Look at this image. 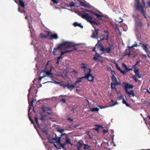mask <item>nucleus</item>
I'll list each match as a JSON object with an SVG mask.
<instances>
[{"instance_id": "obj_24", "label": "nucleus", "mask_w": 150, "mask_h": 150, "mask_svg": "<svg viewBox=\"0 0 150 150\" xmlns=\"http://www.w3.org/2000/svg\"><path fill=\"white\" fill-rule=\"evenodd\" d=\"M67 144L65 142L64 143H61V142H60V143L59 144V146L62 148H63V149L66 150V148L65 147Z\"/></svg>"}, {"instance_id": "obj_2", "label": "nucleus", "mask_w": 150, "mask_h": 150, "mask_svg": "<svg viewBox=\"0 0 150 150\" xmlns=\"http://www.w3.org/2000/svg\"><path fill=\"white\" fill-rule=\"evenodd\" d=\"M52 75V74L51 73V71H45V70H43L40 74V76L39 77V80L41 81L43 78L47 76V78H50L52 80H53Z\"/></svg>"}, {"instance_id": "obj_51", "label": "nucleus", "mask_w": 150, "mask_h": 150, "mask_svg": "<svg viewBox=\"0 0 150 150\" xmlns=\"http://www.w3.org/2000/svg\"><path fill=\"white\" fill-rule=\"evenodd\" d=\"M133 78L135 81H138V79L137 78V77L135 75H134V76L133 77Z\"/></svg>"}, {"instance_id": "obj_42", "label": "nucleus", "mask_w": 150, "mask_h": 150, "mask_svg": "<svg viewBox=\"0 0 150 150\" xmlns=\"http://www.w3.org/2000/svg\"><path fill=\"white\" fill-rule=\"evenodd\" d=\"M60 101L61 102L62 104L65 103H66V99L62 98Z\"/></svg>"}, {"instance_id": "obj_4", "label": "nucleus", "mask_w": 150, "mask_h": 150, "mask_svg": "<svg viewBox=\"0 0 150 150\" xmlns=\"http://www.w3.org/2000/svg\"><path fill=\"white\" fill-rule=\"evenodd\" d=\"M135 7L138 10L140 11L141 13L143 15L144 17L146 18L145 16V12L143 9V7L142 6L141 4L139 2V0H135V3L134 4Z\"/></svg>"}, {"instance_id": "obj_60", "label": "nucleus", "mask_w": 150, "mask_h": 150, "mask_svg": "<svg viewBox=\"0 0 150 150\" xmlns=\"http://www.w3.org/2000/svg\"><path fill=\"white\" fill-rule=\"evenodd\" d=\"M34 47H35V50L36 51H37V52H38V47H36V46H34Z\"/></svg>"}, {"instance_id": "obj_44", "label": "nucleus", "mask_w": 150, "mask_h": 150, "mask_svg": "<svg viewBox=\"0 0 150 150\" xmlns=\"http://www.w3.org/2000/svg\"><path fill=\"white\" fill-rule=\"evenodd\" d=\"M52 81H54L53 82V81H47V82H45V83H48V82H52V83H55L57 84L58 83V82L55 81L54 79H53V80H52Z\"/></svg>"}, {"instance_id": "obj_23", "label": "nucleus", "mask_w": 150, "mask_h": 150, "mask_svg": "<svg viewBox=\"0 0 150 150\" xmlns=\"http://www.w3.org/2000/svg\"><path fill=\"white\" fill-rule=\"evenodd\" d=\"M101 127L102 128H103V127H101V126L99 125H96L95 126V127L94 128H93V129H94L97 131L98 132H99V129Z\"/></svg>"}, {"instance_id": "obj_21", "label": "nucleus", "mask_w": 150, "mask_h": 150, "mask_svg": "<svg viewBox=\"0 0 150 150\" xmlns=\"http://www.w3.org/2000/svg\"><path fill=\"white\" fill-rule=\"evenodd\" d=\"M85 12H90L91 13H93V14L95 15L97 17L98 16V14L97 13H96L95 12H94L93 11L90 10H88L86 9L85 11Z\"/></svg>"}, {"instance_id": "obj_45", "label": "nucleus", "mask_w": 150, "mask_h": 150, "mask_svg": "<svg viewBox=\"0 0 150 150\" xmlns=\"http://www.w3.org/2000/svg\"><path fill=\"white\" fill-rule=\"evenodd\" d=\"M122 66L125 68V70H127V71L128 70V68L127 65L124 63H122Z\"/></svg>"}, {"instance_id": "obj_53", "label": "nucleus", "mask_w": 150, "mask_h": 150, "mask_svg": "<svg viewBox=\"0 0 150 150\" xmlns=\"http://www.w3.org/2000/svg\"><path fill=\"white\" fill-rule=\"evenodd\" d=\"M120 71V72L121 73L123 74H125V73L126 72L125 71H122L121 69Z\"/></svg>"}, {"instance_id": "obj_19", "label": "nucleus", "mask_w": 150, "mask_h": 150, "mask_svg": "<svg viewBox=\"0 0 150 150\" xmlns=\"http://www.w3.org/2000/svg\"><path fill=\"white\" fill-rule=\"evenodd\" d=\"M133 86L132 85L129 84L127 83L126 84L125 86V91H128V89L132 88L133 87Z\"/></svg>"}, {"instance_id": "obj_41", "label": "nucleus", "mask_w": 150, "mask_h": 150, "mask_svg": "<svg viewBox=\"0 0 150 150\" xmlns=\"http://www.w3.org/2000/svg\"><path fill=\"white\" fill-rule=\"evenodd\" d=\"M77 145L79 146H82V142L81 141H79L77 143Z\"/></svg>"}, {"instance_id": "obj_15", "label": "nucleus", "mask_w": 150, "mask_h": 150, "mask_svg": "<svg viewBox=\"0 0 150 150\" xmlns=\"http://www.w3.org/2000/svg\"><path fill=\"white\" fill-rule=\"evenodd\" d=\"M80 65H81V69L83 70L85 74H86V70H88V69L87 67L86 66L87 64H85L83 63H82L80 64Z\"/></svg>"}, {"instance_id": "obj_28", "label": "nucleus", "mask_w": 150, "mask_h": 150, "mask_svg": "<svg viewBox=\"0 0 150 150\" xmlns=\"http://www.w3.org/2000/svg\"><path fill=\"white\" fill-rule=\"evenodd\" d=\"M113 83H116L117 84H120V83L118 82L117 79L116 77H115L114 78H113V79H111Z\"/></svg>"}, {"instance_id": "obj_39", "label": "nucleus", "mask_w": 150, "mask_h": 150, "mask_svg": "<svg viewBox=\"0 0 150 150\" xmlns=\"http://www.w3.org/2000/svg\"><path fill=\"white\" fill-rule=\"evenodd\" d=\"M117 84H116V83H111V88L112 89H113L114 88H115V86L116 85H117Z\"/></svg>"}, {"instance_id": "obj_56", "label": "nucleus", "mask_w": 150, "mask_h": 150, "mask_svg": "<svg viewBox=\"0 0 150 150\" xmlns=\"http://www.w3.org/2000/svg\"><path fill=\"white\" fill-rule=\"evenodd\" d=\"M61 134L60 135V137H62L64 135H66V136H67V134L66 133H61Z\"/></svg>"}, {"instance_id": "obj_22", "label": "nucleus", "mask_w": 150, "mask_h": 150, "mask_svg": "<svg viewBox=\"0 0 150 150\" xmlns=\"http://www.w3.org/2000/svg\"><path fill=\"white\" fill-rule=\"evenodd\" d=\"M73 25L75 27L76 26H78L81 28H83V26L81 25V23H79L76 22H74L73 23Z\"/></svg>"}, {"instance_id": "obj_48", "label": "nucleus", "mask_w": 150, "mask_h": 150, "mask_svg": "<svg viewBox=\"0 0 150 150\" xmlns=\"http://www.w3.org/2000/svg\"><path fill=\"white\" fill-rule=\"evenodd\" d=\"M115 64L116 67L117 69L119 71H120L121 69L120 67L118 66V64L116 63H115Z\"/></svg>"}, {"instance_id": "obj_6", "label": "nucleus", "mask_w": 150, "mask_h": 150, "mask_svg": "<svg viewBox=\"0 0 150 150\" xmlns=\"http://www.w3.org/2000/svg\"><path fill=\"white\" fill-rule=\"evenodd\" d=\"M88 71L87 72V79L88 81L92 82L93 81L94 77L91 74V69L90 68H88Z\"/></svg>"}, {"instance_id": "obj_58", "label": "nucleus", "mask_w": 150, "mask_h": 150, "mask_svg": "<svg viewBox=\"0 0 150 150\" xmlns=\"http://www.w3.org/2000/svg\"><path fill=\"white\" fill-rule=\"evenodd\" d=\"M98 57L94 56L93 58V59L95 61H97L98 60Z\"/></svg>"}, {"instance_id": "obj_8", "label": "nucleus", "mask_w": 150, "mask_h": 150, "mask_svg": "<svg viewBox=\"0 0 150 150\" xmlns=\"http://www.w3.org/2000/svg\"><path fill=\"white\" fill-rule=\"evenodd\" d=\"M100 50L103 52V53H109L111 50V48L110 47H108L106 48H104L103 46H102L101 47L100 49Z\"/></svg>"}, {"instance_id": "obj_11", "label": "nucleus", "mask_w": 150, "mask_h": 150, "mask_svg": "<svg viewBox=\"0 0 150 150\" xmlns=\"http://www.w3.org/2000/svg\"><path fill=\"white\" fill-rule=\"evenodd\" d=\"M65 43L64 45H62V47H65V49L71 48L72 45H71L70 43L67 41H64L62 43Z\"/></svg>"}, {"instance_id": "obj_40", "label": "nucleus", "mask_w": 150, "mask_h": 150, "mask_svg": "<svg viewBox=\"0 0 150 150\" xmlns=\"http://www.w3.org/2000/svg\"><path fill=\"white\" fill-rule=\"evenodd\" d=\"M18 11L20 12L21 13H23H23L24 14V15L25 16L26 15V13H25V11L24 10H22V11H21L20 9H19V8H18Z\"/></svg>"}, {"instance_id": "obj_18", "label": "nucleus", "mask_w": 150, "mask_h": 150, "mask_svg": "<svg viewBox=\"0 0 150 150\" xmlns=\"http://www.w3.org/2000/svg\"><path fill=\"white\" fill-rule=\"evenodd\" d=\"M59 38V37L57 34L56 33H54L51 35L50 36L49 38L50 39H54L55 40Z\"/></svg>"}, {"instance_id": "obj_34", "label": "nucleus", "mask_w": 150, "mask_h": 150, "mask_svg": "<svg viewBox=\"0 0 150 150\" xmlns=\"http://www.w3.org/2000/svg\"><path fill=\"white\" fill-rule=\"evenodd\" d=\"M75 3H74L73 1H71L69 2V6H67V7H71L72 6H75Z\"/></svg>"}, {"instance_id": "obj_50", "label": "nucleus", "mask_w": 150, "mask_h": 150, "mask_svg": "<svg viewBox=\"0 0 150 150\" xmlns=\"http://www.w3.org/2000/svg\"><path fill=\"white\" fill-rule=\"evenodd\" d=\"M54 4H57L58 3V2L57 0H51Z\"/></svg>"}, {"instance_id": "obj_37", "label": "nucleus", "mask_w": 150, "mask_h": 150, "mask_svg": "<svg viewBox=\"0 0 150 150\" xmlns=\"http://www.w3.org/2000/svg\"><path fill=\"white\" fill-rule=\"evenodd\" d=\"M111 79H113V78H114L115 77L114 75L115 74V72L113 70H112L111 71Z\"/></svg>"}, {"instance_id": "obj_20", "label": "nucleus", "mask_w": 150, "mask_h": 150, "mask_svg": "<svg viewBox=\"0 0 150 150\" xmlns=\"http://www.w3.org/2000/svg\"><path fill=\"white\" fill-rule=\"evenodd\" d=\"M65 141L66 143L70 144L71 146L72 145V144L71 142L70 139L68 138V136H66Z\"/></svg>"}, {"instance_id": "obj_49", "label": "nucleus", "mask_w": 150, "mask_h": 150, "mask_svg": "<svg viewBox=\"0 0 150 150\" xmlns=\"http://www.w3.org/2000/svg\"><path fill=\"white\" fill-rule=\"evenodd\" d=\"M134 71L135 74L139 73V70L138 69H134Z\"/></svg>"}, {"instance_id": "obj_57", "label": "nucleus", "mask_w": 150, "mask_h": 150, "mask_svg": "<svg viewBox=\"0 0 150 150\" xmlns=\"http://www.w3.org/2000/svg\"><path fill=\"white\" fill-rule=\"evenodd\" d=\"M104 33H106V35H108H108L110 34V32H109L108 30H106L105 31Z\"/></svg>"}, {"instance_id": "obj_1", "label": "nucleus", "mask_w": 150, "mask_h": 150, "mask_svg": "<svg viewBox=\"0 0 150 150\" xmlns=\"http://www.w3.org/2000/svg\"><path fill=\"white\" fill-rule=\"evenodd\" d=\"M78 14L83 19L86 20L88 22L90 23L93 26V25H98L99 24L94 21H93V18L87 13L82 14L81 13H79Z\"/></svg>"}, {"instance_id": "obj_61", "label": "nucleus", "mask_w": 150, "mask_h": 150, "mask_svg": "<svg viewBox=\"0 0 150 150\" xmlns=\"http://www.w3.org/2000/svg\"><path fill=\"white\" fill-rule=\"evenodd\" d=\"M81 6H83L84 7H86V5L83 2L81 3Z\"/></svg>"}, {"instance_id": "obj_16", "label": "nucleus", "mask_w": 150, "mask_h": 150, "mask_svg": "<svg viewBox=\"0 0 150 150\" xmlns=\"http://www.w3.org/2000/svg\"><path fill=\"white\" fill-rule=\"evenodd\" d=\"M126 93L130 97H133L134 96V91L131 90L130 91H125Z\"/></svg>"}, {"instance_id": "obj_63", "label": "nucleus", "mask_w": 150, "mask_h": 150, "mask_svg": "<svg viewBox=\"0 0 150 150\" xmlns=\"http://www.w3.org/2000/svg\"><path fill=\"white\" fill-rule=\"evenodd\" d=\"M103 132L104 134H106L108 132V130H104Z\"/></svg>"}, {"instance_id": "obj_52", "label": "nucleus", "mask_w": 150, "mask_h": 150, "mask_svg": "<svg viewBox=\"0 0 150 150\" xmlns=\"http://www.w3.org/2000/svg\"><path fill=\"white\" fill-rule=\"evenodd\" d=\"M81 79L82 80L83 79H84L87 78V73L86 74L85 76H82L81 77H80Z\"/></svg>"}, {"instance_id": "obj_64", "label": "nucleus", "mask_w": 150, "mask_h": 150, "mask_svg": "<svg viewBox=\"0 0 150 150\" xmlns=\"http://www.w3.org/2000/svg\"><path fill=\"white\" fill-rule=\"evenodd\" d=\"M71 47H72V48L71 50H73H73H76V47L72 45Z\"/></svg>"}, {"instance_id": "obj_32", "label": "nucleus", "mask_w": 150, "mask_h": 150, "mask_svg": "<svg viewBox=\"0 0 150 150\" xmlns=\"http://www.w3.org/2000/svg\"><path fill=\"white\" fill-rule=\"evenodd\" d=\"M29 27L30 28V31L31 33V36H32V34H33V30L32 28V27L31 26V25L29 24Z\"/></svg>"}, {"instance_id": "obj_43", "label": "nucleus", "mask_w": 150, "mask_h": 150, "mask_svg": "<svg viewBox=\"0 0 150 150\" xmlns=\"http://www.w3.org/2000/svg\"><path fill=\"white\" fill-rule=\"evenodd\" d=\"M35 121L37 123V124L38 125V126H39V122H38V118L36 117H35Z\"/></svg>"}, {"instance_id": "obj_12", "label": "nucleus", "mask_w": 150, "mask_h": 150, "mask_svg": "<svg viewBox=\"0 0 150 150\" xmlns=\"http://www.w3.org/2000/svg\"><path fill=\"white\" fill-rule=\"evenodd\" d=\"M140 45H142L143 49L145 50L147 54L150 53L149 51L147 50V47L148 46V45L147 44L144 43L142 44V42H140Z\"/></svg>"}, {"instance_id": "obj_59", "label": "nucleus", "mask_w": 150, "mask_h": 150, "mask_svg": "<svg viewBox=\"0 0 150 150\" xmlns=\"http://www.w3.org/2000/svg\"><path fill=\"white\" fill-rule=\"evenodd\" d=\"M50 143H52V144H54V146L55 147H56V148H57V149H60V148H59L57 146L56 144H54L52 142H50Z\"/></svg>"}, {"instance_id": "obj_17", "label": "nucleus", "mask_w": 150, "mask_h": 150, "mask_svg": "<svg viewBox=\"0 0 150 150\" xmlns=\"http://www.w3.org/2000/svg\"><path fill=\"white\" fill-rule=\"evenodd\" d=\"M100 38V40H108V35L106 34H102L100 37H99Z\"/></svg>"}, {"instance_id": "obj_38", "label": "nucleus", "mask_w": 150, "mask_h": 150, "mask_svg": "<svg viewBox=\"0 0 150 150\" xmlns=\"http://www.w3.org/2000/svg\"><path fill=\"white\" fill-rule=\"evenodd\" d=\"M76 86H75V85H74V84L73 85H70L69 86V87H68V89H69V90H71H71L74 87H75Z\"/></svg>"}, {"instance_id": "obj_25", "label": "nucleus", "mask_w": 150, "mask_h": 150, "mask_svg": "<svg viewBox=\"0 0 150 150\" xmlns=\"http://www.w3.org/2000/svg\"><path fill=\"white\" fill-rule=\"evenodd\" d=\"M121 98H122V103L123 104H125L126 106L127 107H129V105L127 103L126 101L125 100V98H123V96H121L120 97Z\"/></svg>"}, {"instance_id": "obj_36", "label": "nucleus", "mask_w": 150, "mask_h": 150, "mask_svg": "<svg viewBox=\"0 0 150 150\" xmlns=\"http://www.w3.org/2000/svg\"><path fill=\"white\" fill-rule=\"evenodd\" d=\"M30 110H31V109L29 108V110H28V116L30 120V121L31 122V123L33 124L34 123V122L33 121V120L31 119V118L30 116V115H29V112H30Z\"/></svg>"}, {"instance_id": "obj_14", "label": "nucleus", "mask_w": 150, "mask_h": 150, "mask_svg": "<svg viewBox=\"0 0 150 150\" xmlns=\"http://www.w3.org/2000/svg\"><path fill=\"white\" fill-rule=\"evenodd\" d=\"M40 115L41 116L40 120L43 121H44L45 120H48V119L47 118L48 116L47 114L43 115L42 113H40Z\"/></svg>"}, {"instance_id": "obj_46", "label": "nucleus", "mask_w": 150, "mask_h": 150, "mask_svg": "<svg viewBox=\"0 0 150 150\" xmlns=\"http://www.w3.org/2000/svg\"><path fill=\"white\" fill-rule=\"evenodd\" d=\"M103 54V53H101L100 54H99L97 52H96L95 54V56L98 57H100L101 55L102 54Z\"/></svg>"}, {"instance_id": "obj_54", "label": "nucleus", "mask_w": 150, "mask_h": 150, "mask_svg": "<svg viewBox=\"0 0 150 150\" xmlns=\"http://www.w3.org/2000/svg\"><path fill=\"white\" fill-rule=\"evenodd\" d=\"M97 17L99 20H100L102 19V18L103 17V16L98 14V16Z\"/></svg>"}, {"instance_id": "obj_26", "label": "nucleus", "mask_w": 150, "mask_h": 150, "mask_svg": "<svg viewBox=\"0 0 150 150\" xmlns=\"http://www.w3.org/2000/svg\"><path fill=\"white\" fill-rule=\"evenodd\" d=\"M19 4L23 8L25 7V3L24 1L22 0H18Z\"/></svg>"}, {"instance_id": "obj_27", "label": "nucleus", "mask_w": 150, "mask_h": 150, "mask_svg": "<svg viewBox=\"0 0 150 150\" xmlns=\"http://www.w3.org/2000/svg\"><path fill=\"white\" fill-rule=\"evenodd\" d=\"M83 145L84 146L83 148L85 150H90L91 149L90 146L87 144H83Z\"/></svg>"}, {"instance_id": "obj_33", "label": "nucleus", "mask_w": 150, "mask_h": 150, "mask_svg": "<svg viewBox=\"0 0 150 150\" xmlns=\"http://www.w3.org/2000/svg\"><path fill=\"white\" fill-rule=\"evenodd\" d=\"M90 110L91 112H98L99 110V109L97 108H91L90 109Z\"/></svg>"}, {"instance_id": "obj_3", "label": "nucleus", "mask_w": 150, "mask_h": 150, "mask_svg": "<svg viewBox=\"0 0 150 150\" xmlns=\"http://www.w3.org/2000/svg\"><path fill=\"white\" fill-rule=\"evenodd\" d=\"M38 91L36 90V88L34 86H31V87L30 88L29 90V94L28 95V103L30 105V99H31V98H32V94H34L35 93H37Z\"/></svg>"}, {"instance_id": "obj_13", "label": "nucleus", "mask_w": 150, "mask_h": 150, "mask_svg": "<svg viewBox=\"0 0 150 150\" xmlns=\"http://www.w3.org/2000/svg\"><path fill=\"white\" fill-rule=\"evenodd\" d=\"M95 31L93 32L92 35L91 36V37L94 38H97L98 39V31L99 30H97L96 29H95Z\"/></svg>"}, {"instance_id": "obj_29", "label": "nucleus", "mask_w": 150, "mask_h": 150, "mask_svg": "<svg viewBox=\"0 0 150 150\" xmlns=\"http://www.w3.org/2000/svg\"><path fill=\"white\" fill-rule=\"evenodd\" d=\"M56 129H57V131L58 132H60V133H63L64 132V130H65L64 129H62L60 128L59 127H57Z\"/></svg>"}, {"instance_id": "obj_47", "label": "nucleus", "mask_w": 150, "mask_h": 150, "mask_svg": "<svg viewBox=\"0 0 150 150\" xmlns=\"http://www.w3.org/2000/svg\"><path fill=\"white\" fill-rule=\"evenodd\" d=\"M134 75H135L136 77H137L139 79L141 78V76L140 75V74L139 73L135 74Z\"/></svg>"}, {"instance_id": "obj_62", "label": "nucleus", "mask_w": 150, "mask_h": 150, "mask_svg": "<svg viewBox=\"0 0 150 150\" xmlns=\"http://www.w3.org/2000/svg\"><path fill=\"white\" fill-rule=\"evenodd\" d=\"M67 97V96L66 95H61L59 96V97L60 98L61 97Z\"/></svg>"}, {"instance_id": "obj_7", "label": "nucleus", "mask_w": 150, "mask_h": 150, "mask_svg": "<svg viewBox=\"0 0 150 150\" xmlns=\"http://www.w3.org/2000/svg\"><path fill=\"white\" fill-rule=\"evenodd\" d=\"M48 139L49 140L51 141H55L56 142H58L59 144L60 142L61 137H58L57 136L56 134L55 137L54 138L50 137V138Z\"/></svg>"}, {"instance_id": "obj_9", "label": "nucleus", "mask_w": 150, "mask_h": 150, "mask_svg": "<svg viewBox=\"0 0 150 150\" xmlns=\"http://www.w3.org/2000/svg\"><path fill=\"white\" fill-rule=\"evenodd\" d=\"M41 109L44 112H47L48 114H50L51 113V112H49L51 111L52 109L49 107L43 106L42 107Z\"/></svg>"}, {"instance_id": "obj_55", "label": "nucleus", "mask_w": 150, "mask_h": 150, "mask_svg": "<svg viewBox=\"0 0 150 150\" xmlns=\"http://www.w3.org/2000/svg\"><path fill=\"white\" fill-rule=\"evenodd\" d=\"M42 132L43 133H45L46 134H48V133L47 132V131L45 129H43L42 131Z\"/></svg>"}, {"instance_id": "obj_31", "label": "nucleus", "mask_w": 150, "mask_h": 150, "mask_svg": "<svg viewBox=\"0 0 150 150\" xmlns=\"http://www.w3.org/2000/svg\"><path fill=\"white\" fill-rule=\"evenodd\" d=\"M82 82V80L80 78H78L77 79V80L75 81L74 83V85L76 86L77 83H81Z\"/></svg>"}, {"instance_id": "obj_10", "label": "nucleus", "mask_w": 150, "mask_h": 150, "mask_svg": "<svg viewBox=\"0 0 150 150\" xmlns=\"http://www.w3.org/2000/svg\"><path fill=\"white\" fill-rule=\"evenodd\" d=\"M64 44L65 43L64 42V43H61L58 45L57 47L54 48L52 52V53L53 54L55 55L56 50H57L60 49L62 47V45H64Z\"/></svg>"}, {"instance_id": "obj_5", "label": "nucleus", "mask_w": 150, "mask_h": 150, "mask_svg": "<svg viewBox=\"0 0 150 150\" xmlns=\"http://www.w3.org/2000/svg\"><path fill=\"white\" fill-rule=\"evenodd\" d=\"M142 25V23L139 20H137L135 21L136 35L139 36V33Z\"/></svg>"}, {"instance_id": "obj_30", "label": "nucleus", "mask_w": 150, "mask_h": 150, "mask_svg": "<svg viewBox=\"0 0 150 150\" xmlns=\"http://www.w3.org/2000/svg\"><path fill=\"white\" fill-rule=\"evenodd\" d=\"M72 50H66L64 52H62V51H61V53L60 54V55L62 56V55H63L65 53H69L70 52H71L72 51Z\"/></svg>"}, {"instance_id": "obj_35", "label": "nucleus", "mask_w": 150, "mask_h": 150, "mask_svg": "<svg viewBox=\"0 0 150 150\" xmlns=\"http://www.w3.org/2000/svg\"><path fill=\"white\" fill-rule=\"evenodd\" d=\"M48 35H49V34H47V35H44L43 33H41L40 35V37L42 38H46Z\"/></svg>"}]
</instances>
